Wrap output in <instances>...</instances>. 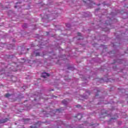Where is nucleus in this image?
<instances>
[{"label": "nucleus", "instance_id": "f257e3e1", "mask_svg": "<svg viewBox=\"0 0 128 128\" xmlns=\"http://www.w3.org/2000/svg\"><path fill=\"white\" fill-rule=\"evenodd\" d=\"M41 76L42 78H46V76H50V74L46 72H44L43 73H42Z\"/></svg>", "mask_w": 128, "mask_h": 128}, {"label": "nucleus", "instance_id": "f03ea898", "mask_svg": "<svg viewBox=\"0 0 128 128\" xmlns=\"http://www.w3.org/2000/svg\"><path fill=\"white\" fill-rule=\"evenodd\" d=\"M75 118H77L78 120H80L82 118V114H78L76 116H75Z\"/></svg>", "mask_w": 128, "mask_h": 128}, {"label": "nucleus", "instance_id": "7ed1b4c3", "mask_svg": "<svg viewBox=\"0 0 128 128\" xmlns=\"http://www.w3.org/2000/svg\"><path fill=\"white\" fill-rule=\"evenodd\" d=\"M8 118H5L2 120H0V124H4V122H8Z\"/></svg>", "mask_w": 128, "mask_h": 128}, {"label": "nucleus", "instance_id": "20e7f679", "mask_svg": "<svg viewBox=\"0 0 128 128\" xmlns=\"http://www.w3.org/2000/svg\"><path fill=\"white\" fill-rule=\"evenodd\" d=\"M62 108H60V109H56V112H62Z\"/></svg>", "mask_w": 128, "mask_h": 128}, {"label": "nucleus", "instance_id": "39448f33", "mask_svg": "<svg viewBox=\"0 0 128 128\" xmlns=\"http://www.w3.org/2000/svg\"><path fill=\"white\" fill-rule=\"evenodd\" d=\"M62 104H68V102L66 100H64L62 101Z\"/></svg>", "mask_w": 128, "mask_h": 128}, {"label": "nucleus", "instance_id": "423d86ee", "mask_svg": "<svg viewBox=\"0 0 128 128\" xmlns=\"http://www.w3.org/2000/svg\"><path fill=\"white\" fill-rule=\"evenodd\" d=\"M11 96V94H5V97L6 98H8L9 96Z\"/></svg>", "mask_w": 128, "mask_h": 128}, {"label": "nucleus", "instance_id": "0eeeda50", "mask_svg": "<svg viewBox=\"0 0 128 128\" xmlns=\"http://www.w3.org/2000/svg\"><path fill=\"white\" fill-rule=\"evenodd\" d=\"M40 56V53H36V56Z\"/></svg>", "mask_w": 128, "mask_h": 128}, {"label": "nucleus", "instance_id": "6e6552de", "mask_svg": "<svg viewBox=\"0 0 128 128\" xmlns=\"http://www.w3.org/2000/svg\"><path fill=\"white\" fill-rule=\"evenodd\" d=\"M78 35L79 36H82V34H80V32H78Z\"/></svg>", "mask_w": 128, "mask_h": 128}, {"label": "nucleus", "instance_id": "1a4fd4ad", "mask_svg": "<svg viewBox=\"0 0 128 128\" xmlns=\"http://www.w3.org/2000/svg\"><path fill=\"white\" fill-rule=\"evenodd\" d=\"M76 108H80V105H77V106H76Z\"/></svg>", "mask_w": 128, "mask_h": 128}, {"label": "nucleus", "instance_id": "9d476101", "mask_svg": "<svg viewBox=\"0 0 128 128\" xmlns=\"http://www.w3.org/2000/svg\"><path fill=\"white\" fill-rule=\"evenodd\" d=\"M14 8H18V6H15Z\"/></svg>", "mask_w": 128, "mask_h": 128}, {"label": "nucleus", "instance_id": "9b49d317", "mask_svg": "<svg viewBox=\"0 0 128 128\" xmlns=\"http://www.w3.org/2000/svg\"><path fill=\"white\" fill-rule=\"evenodd\" d=\"M31 128H32L33 127L32 126H30Z\"/></svg>", "mask_w": 128, "mask_h": 128}, {"label": "nucleus", "instance_id": "f8f14e48", "mask_svg": "<svg viewBox=\"0 0 128 128\" xmlns=\"http://www.w3.org/2000/svg\"><path fill=\"white\" fill-rule=\"evenodd\" d=\"M90 126H92V124H90Z\"/></svg>", "mask_w": 128, "mask_h": 128}, {"label": "nucleus", "instance_id": "ddd939ff", "mask_svg": "<svg viewBox=\"0 0 128 128\" xmlns=\"http://www.w3.org/2000/svg\"><path fill=\"white\" fill-rule=\"evenodd\" d=\"M60 122H61V123H62V121H60Z\"/></svg>", "mask_w": 128, "mask_h": 128}, {"label": "nucleus", "instance_id": "4468645a", "mask_svg": "<svg viewBox=\"0 0 128 128\" xmlns=\"http://www.w3.org/2000/svg\"><path fill=\"white\" fill-rule=\"evenodd\" d=\"M18 4V2L16 3V4Z\"/></svg>", "mask_w": 128, "mask_h": 128}]
</instances>
